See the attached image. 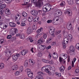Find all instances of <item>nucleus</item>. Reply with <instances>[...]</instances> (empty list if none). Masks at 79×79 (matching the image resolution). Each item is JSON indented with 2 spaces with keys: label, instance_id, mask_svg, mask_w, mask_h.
Masks as SVG:
<instances>
[{
  "label": "nucleus",
  "instance_id": "f257e3e1",
  "mask_svg": "<svg viewBox=\"0 0 79 79\" xmlns=\"http://www.w3.org/2000/svg\"><path fill=\"white\" fill-rule=\"evenodd\" d=\"M5 53L6 56L9 57L7 60V61H8V60L10 59V56H11L12 53L11 52V51H10L8 49H6V50L5 51Z\"/></svg>",
  "mask_w": 79,
  "mask_h": 79
},
{
  "label": "nucleus",
  "instance_id": "f03ea898",
  "mask_svg": "<svg viewBox=\"0 0 79 79\" xmlns=\"http://www.w3.org/2000/svg\"><path fill=\"white\" fill-rule=\"evenodd\" d=\"M35 5H36V7L40 8L41 6L43 5V2L42 0H38V1L35 4Z\"/></svg>",
  "mask_w": 79,
  "mask_h": 79
},
{
  "label": "nucleus",
  "instance_id": "7ed1b4c3",
  "mask_svg": "<svg viewBox=\"0 0 79 79\" xmlns=\"http://www.w3.org/2000/svg\"><path fill=\"white\" fill-rule=\"evenodd\" d=\"M60 57H59V61L60 63L62 61V60H65L67 58V55L66 54H61L60 55Z\"/></svg>",
  "mask_w": 79,
  "mask_h": 79
},
{
  "label": "nucleus",
  "instance_id": "20e7f679",
  "mask_svg": "<svg viewBox=\"0 0 79 79\" xmlns=\"http://www.w3.org/2000/svg\"><path fill=\"white\" fill-rule=\"evenodd\" d=\"M38 74L39 75L36 76L35 79H44V77L42 76V75L43 74V73L41 72H38Z\"/></svg>",
  "mask_w": 79,
  "mask_h": 79
},
{
  "label": "nucleus",
  "instance_id": "39448f33",
  "mask_svg": "<svg viewBox=\"0 0 79 79\" xmlns=\"http://www.w3.org/2000/svg\"><path fill=\"white\" fill-rule=\"evenodd\" d=\"M20 55L19 54H16L15 55H13L12 57L13 60L16 61L18 60V57H19Z\"/></svg>",
  "mask_w": 79,
  "mask_h": 79
},
{
  "label": "nucleus",
  "instance_id": "423d86ee",
  "mask_svg": "<svg viewBox=\"0 0 79 79\" xmlns=\"http://www.w3.org/2000/svg\"><path fill=\"white\" fill-rule=\"evenodd\" d=\"M44 37H42L37 42L38 44H42V43H44Z\"/></svg>",
  "mask_w": 79,
  "mask_h": 79
},
{
  "label": "nucleus",
  "instance_id": "0eeeda50",
  "mask_svg": "<svg viewBox=\"0 0 79 79\" xmlns=\"http://www.w3.org/2000/svg\"><path fill=\"white\" fill-rule=\"evenodd\" d=\"M0 27L2 29H6V27H7L8 26L2 23L0 24Z\"/></svg>",
  "mask_w": 79,
  "mask_h": 79
},
{
  "label": "nucleus",
  "instance_id": "6e6552de",
  "mask_svg": "<svg viewBox=\"0 0 79 79\" xmlns=\"http://www.w3.org/2000/svg\"><path fill=\"white\" fill-rule=\"evenodd\" d=\"M46 8H47V10H48V11H50V10L52 9V6L50 5V4H48L46 5Z\"/></svg>",
  "mask_w": 79,
  "mask_h": 79
},
{
  "label": "nucleus",
  "instance_id": "1a4fd4ad",
  "mask_svg": "<svg viewBox=\"0 0 79 79\" xmlns=\"http://www.w3.org/2000/svg\"><path fill=\"white\" fill-rule=\"evenodd\" d=\"M5 12L6 15H8L11 14V12H10V10L8 8H6L5 9Z\"/></svg>",
  "mask_w": 79,
  "mask_h": 79
},
{
  "label": "nucleus",
  "instance_id": "9d476101",
  "mask_svg": "<svg viewBox=\"0 0 79 79\" xmlns=\"http://www.w3.org/2000/svg\"><path fill=\"white\" fill-rule=\"evenodd\" d=\"M18 66L17 65H14L12 67V69L13 71H14V70L15 71L17 70V69H18Z\"/></svg>",
  "mask_w": 79,
  "mask_h": 79
},
{
  "label": "nucleus",
  "instance_id": "9b49d317",
  "mask_svg": "<svg viewBox=\"0 0 79 79\" xmlns=\"http://www.w3.org/2000/svg\"><path fill=\"white\" fill-rule=\"evenodd\" d=\"M31 30H32V27H29L27 29V34H30L31 33Z\"/></svg>",
  "mask_w": 79,
  "mask_h": 79
},
{
  "label": "nucleus",
  "instance_id": "f8f14e48",
  "mask_svg": "<svg viewBox=\"0 0 79 79\" xmlns=\"http://www.w3.org/2000/svg\"><path fill=\"white\" fill-rule=\"evenodd\" d=\"M63 32L64 34V37H67L68 36V32L64 30L63 31Z\"/></svg>",
  "mask_w": 79,
  "mask_h": 79
},
{
  "label": "nucleus",
  "instance_id": "ddd939ff",
  "mask_svg": "<svg viewBox=\"0 0 79 79\" xmlns=\"http://www.w3.org/2000/svg\"><path fill=\"white\" fill-rule=\"evenodd\" d=\"M63 42L65 44H67L68 42V38L67 37L65 38L63 40Z\"/></svg>",
  "mask_w": 79,
  "mask_h": 79
},
{
  "label": "nucleus",
  "instance_id": "4468645a",
  "mask_svg": "<svg viewBox=\"0 0 79 79\" xmlns=\"http://www.w3.org/2000/svg\"><path fill=\"white\" fill-rule=\"evenodd\" d=\"M10 26L11 27H15L16 26V25L15 23L14 22H10Z\"/></svg>",
  "mask_w": 79,
  "mask_h": 79
},
{
  "label": "nucleus",
  "instance_id": "2eb2a0df",
  "mask_svg": "<svg viewBox=\"0 0 79 79\" xmlns=\"http://www.w3.org/2000/svg\"><path fill=\"white\" fill-rule=\"evenodd\" d=\"M66 12H64L65 14L66 15V13H68V14H69V15H71V14H72V12H71V11L69 9H67V10H66Z\"/></svg>",
  "mask_w": 79,
  "mask_h": 79
},
{
  "label": "nucleus",
  "instance_id": "dca6fc26",
  "mask_svg": "<svg viewBox=\"0 0 79 79\" xmlns=\"http://www.w3.org/2000/svg\"><path fill=\"white\" fill-rule=\"evenodd\" d=\"M55 32V31H50L49 30V33L52 36V37H55V35H54V33Z\"/></svg>",
  "mask_w": 79,
  "mask_h": 79
},
{
  "label": "nucleus",
  "instance_id": "f3484780",
  "mask_svg": "<svg viewBox=\"0 0 79 79\" xmlns=\"http://www.w3.org/2000/svg\"><path fill=\"white\" fill-rule=\"evenodd\" d=\"M52 57L54 60H56L58 57V54L56 53V55H52Z\"/></svg>",
  "mask_w": 79,
  "mask_h": 79
},
{
  "label": "nucleus",
  "instance_id": "a211bd4d",
  "mask_svg": "<svg viewBox=\"0 0 79 79\" xmlns=\"http://www.w3.org/2000/svg\"><path fill=\"white\" fill-rule=\"evenodd\" d=\"M34 20V17L32 16L29 17L28 18V21L29 22H32Z\"/></svg>",
  "mask_w": 79,
  "mask_h": 79
},
{
  "label": "nucleus",
  "instance_id": "6ab92c4d",
  "mask_svg": "<svg viewBox=\"0 0 79 79\" xmlns=\"http://www.w3.org/2000/svg\"><path fill=\"white\" fill-rule=\"evenodd\" d=\"M44 70L47 73H48L49 75L50 76L51 75V73L50 71H49V69H44Z\"/></svg>",
  "mask_w": 79,
  "mask_h": 79
},
{
  "label": "nucleus",
  "instance_id": "aec40b11",
  "mask_svg": "<svg viewBox=\"0 0 79 79\" xmlns=\"http://www.w3.org/2000/svg\"><path fill=\"white\" fill-rule=\"evenodd\" d=\"M71 27H72V25H71V23H70L69 25H67V28L68 29V30H70V29H71Z\"/></svg>",
  "mask_w": 79,
  "mask_h": 79
},
{
  "label": "nucleus",
  "instance_id": "412c9836",
  "mask_svg": "<svg viewBox=\"0 0 79 79\" xmlns=\"http://www.w3.org/2000/svg\"><path fill=\"white\" fill-rule=\"evenodd\" d=\"M27 40H30V42H33V40H32V38L31 36L29 37L27 39Z\"/></svg>",
  "mask_w": 79,
  "mask_h": 79
},
{
  "label": "nucleus",
  "instance_id": "4be33fe9",
  "mask_svg": "<svg viewBox=\"0 0 79 79\" xmlns=\"http://www.w3.org/2000/svg\"><path fill=\"white\" fill-rule=\"evenodd\" d=\"M68 2L69 5H73V0H68Z\"/></svg>",
  "mask_w": 79,
  "mask_h": 79
},
{
  "label": "nucleus",
  "instance_id": "5701e85b",
  "mask_svg": "<svg viewBox=\"0 0 79 79\" xmlns=\"http://www.w3.org/2000/svg\"><path fill=\"white\" fill-rule=\"evenodd\" d=\"M22 15L23 17H26V16H27V14L25 12H23Z\"/></svg>",
  "mask_w": 79,
  "mask_h": 79
},
{
  "label": "nucleus",
  "instance_id": "b1692460",
  "mask_svg": "<svg viewBox=\"0 0 79 79\" xmlns=\"http://www.w3.org/2000/svg\"><path fill=\"white\" fill-rule=\"evenodd\" d=\"M60 71L61 72H63L64 71V67L63 66H62L60 68Z\"/></svg>",
  "mask_w": 79,
  "mask_h": 79
},
{
  "label": "nucleus",
  "instance_id": "393cba45",
  "mask_svg": "<svg viewBox=\"0 0 79 79\" xmlns=\"http://www.w3.org/2000/svg\"><path fill=\"white\" fill-rule=\"evenodd\" d=\"M26 53H27V52L25 51V50H23L21 51V54L23 56L25 55Z\"/></svg>",
  "mask_w": 79,
  "mask_h": 79
},
{
  "label": "nucleus",
  "instance_id": "a878e982",
  "mask_svg": "<svg viewBox=\"0 0 79 79\" xmlns=\"http://www.w3.org/2000/svg\"><path fill=\"white\" fill-rule=\"evenodd\" d=\"M70 50L72 52H74V47L73 46H71L70 48Z\"/></svg>",
  "mask_w": 79,
  "mask_h": 79
},
{
  "label": "nucleus",
  "instance_id": "bb28decb",
  "mask_svg": "<svg viewBox=\"0 0 79 79\" xmlns=\"http://www.w3.org/2000/svg\"><path fill=\"white\" fill-rule=\"evenodd\" d=\"M52 42V38H48V39L47 41V43L48 44H50Z\"/></svg>",
  "mask_w": 79,
  "mask_h": 79
},
{
  "label": "nucleus",
  "instance_id": "cd10ccee",
  "mask_svg": "<svg viewBox=\"0 0 79 79\" xmlns=\"http://www.w3.org/2000/svg\"><path fill=\"white\" fill-rule=\"evenodd\" d=\"M43 11L44 12H48V10H47V7H43L42 9Z\"/></svg>",
  "mask_w": 79,
  "mask_h": 79
},
{
  "label": "nucleus",
  "instance_id": "c85d7f7f",
  "mask_svg": "<svg viewBox=\"0 0 79 79\" xmlns=\"http://www.w3.org/2000/svg\"><path fill=\"white\" fill-rule=\"evenodd\" d=\"M69 37V40H70V42H72L73 40V36H72V35H68Z\"/></svg>",
  "mask_w": 79,
  "mask_h": 79
},
{
  "label": "nucleus",
  "instance_id": "c756f323",
  "mask_svg": "<svg viewBox=\"0 0 79 79\" xmlns=\"http://www.w3.org/2000/svg\"><path fill=\"white\" fill-rule=\"evenodd\" d=\"M27 75H28V77H32V76H33V73H28V74H27Z\"/></svg>",
  "mask_w": 79,
  "mask_h": 79
},
{
  "label": "nucleus",
  "instance_id": "7c9ffc66",
  "mask_svg": "<svg viewBox=\"0 0 79 79\" xmlns=\"http://www.w3.org/2000/svg\"><path fill=\"white\" fill-rule=\"evenodd\" d=\"M10 34H11V35H14V34H15V31H14V29H12L10 31Z\"/></svg>",
  "mask_w": 79,
  "mask_h": 79
},
{
  "label": "nucleus",
  "instance_id": "2f4dec72",
  "mask_svg": "<svg viewBox=\"0 0 79 79\" xmlns=\"http://www.w3.org/2000/svg\"><path fill=\"white\" fill-rule=\"evenodd\" d=\"M30 2V0H25V2H24L25 4H22L23 5H25L27 3H29Z\"/></svg>",
  "mask_w": 79,
  "mask_h": 79
},
{
  "label": "nucleus",
  "instance_id": "473e14b6",
  "mask_svg": "<svg viewBox=\"0 0 79 79\" xmlns=\"http://www.w3.org/2000/svg\"><path fill=\"white\" fill-rule=\"evenodd\" d=\"M40 47H41L42 49L43 50H44L45 48H46V46L45 45H42V44L40 45Z\"/></svg>",
  "mask_w": 79,
  "mask_h": 79
},
{
  "label": "nucleus",
  "instance_id": "72a5a7b5",
  "mask_svg": "<svg viewBox=\"0 0 79 79\" xmlns=\"http://www.w3.org/2000/svg\"><path fill=\"white\" fill-rule=\"evenodd\" d=\"M4 68V64L1 63L0 64V69H3Z\"/></svg>",
  "mask_w": 79,
  "mask_h": 79
},
{
  "label": "nucleus",
  "instance_id": "f704fd0d",
  "mask_svg": "<svg viewBox=\"0 0 79 79\" xmlns=\"http://www.w3.org/2000/svg\"><path fill=\"white\" fill-rule=\"evenodd\" d=\"M13 0H5V2L6 3H11Z\"/></svg>",
  "mask_w": 79,
  "mask_h": 79
},
{
  "label": "nucleus",
  "instance_id": "c9c22d12",
  "mask_svg": "<svg viewBox=\"0 0 79 79\" xmlns=\"http://www.w3.org/2000/svg\"><path fill=\"white\" fill-rule=\"evenodd\" d=\"M42 61L43 62H44V63H49V60H46L45 59H43L42 60Z\"/></svg>",
  "mask_w": 79,
  "mask_h": 79
},
{
  "label": "nucleus",
  "instance_id": "e433bc0d",
  "mask_svg": "<svg viewBox=\"0 0 79 79\" xmlns=\"http://www.w3.org/2000/svg\"><path fill=\"white\" fill-rule=\"evenodd\" d=\"M6 4H2L0 6V8H2V9L5 8H6Z\"/></svg>",
  "mask_w": 79,
  "mask_h": 79
},
{
  "label": "nucleus",
  "instance_id": "4c0bfd02",
  "mask_svg": "<svg viewBox=\"0 0 79 79\" xmlns=\"http://www.w3.org/2000/svg\"><path fill=\"white\" fill-rule=\"evenodd\" d=\"M20 70L19 71L20 73H21L23 71V66H21L19 68Z\"/></svg>",
  "mask_w": 79,
  "mask_h": 79
},
{
  "label": "nucleus",
  "instance_id": "58836bf2",
  "mask_svg": "<svg viewBox=\"0 0 79 79\" xmlns=\"http://www.w3.org/2000/svg\"><path fill=\"white\" fill-rule=\"evenodd\" d=\"M38 11L36 10H35L34 16H37V15H38Z\"/></svg>",
  "mask_w": 79,
  "mask_h": 79
},
{
  "label": "nucleus",
  "instance_id": "ea45409f",
  "mask_svg": "<svg viewBox=\"0 0 79 79\" xmlns=\"http://www.w3.org/2000/svg\"><path fill=\"white\" fill-rule=\"evenodd\" d=\"M37 56L38 57H41L42 56V53L41 52L38 53L37 54Z\"/></svg>",
  "mask_w": 79,
  "mask_h": 79
},
{
  "label": "nucleus",
  "instance_id": "a19ab883",
  "mask_svg": "<svg viewBox=\"0 0 79 79\" xmlns=\"http://www.w3.org/2000/svg\"><path fill=\"white\" fill-rule=\"evenodd\" d=\"M60 18V17H56L54 18V19L56 20V21H59Z\"/></svg>",
  "mask_w": 79,
  "mask_h": 79
},
{
  "label": "nucleus",
  "instance_id": "79ce46f5",
  "mask_svg": "<svg viewBox=\"0 0 79 79\" xmlns=\"http://www.w3.org/2000/svg\"><path fill=\"white\" fill-rule=\"evenodd\" d=\"M41 30H42V28H40V29H39L36 31V33L38 34V33H39V32H41Z\"/></svg>",
  "mask_w": 79,
  "mask_h": 79
},
{
  "label": "nucleus",
  "instance_id": "37998d69",
  "mask_svg": "<svg viewBox=\"0 0 79 79\" xmlns=\"http://www.w3.org/2000/svg\"><path fill=\"white\" fill-rule=\"evenodd\" d=\"M61 32V30H60L59 31H56L55 32V34L56 35H58L60 34V33Z\"/></svg>",
  "mask_w": 79,
  "mask_h": 79
},
{
  "label": "nucleus",
  "instance_id": "c03bdc74",
  "mask_svg": "<svg viewBox=\"0 0 79 79\" xmlns=\"http://www.w3.org/2000/svg\"><path fill=\"white\" fill-rule=\"evenodd\" d=\"M37 0H31V2L32 3L35 4Z\"/></svg>",
  "mask_w": 79,
  "mask_h": 79
},
{
  "label": "nucleus",
  "instance_id": "a18cd8bd",
  "mask_svg": "<svg viewBox=\"0 0 79 79\" xmlns=\"http://www.w3.org/2000/svg\"><path fill=\"white\" fill-rule=\"evenodd\" d=\"M19 73H20V72H19V71H16V72L15 73V76L19 75Z\"/></svg>",
  "mask_w": 79,
  "mask_h": 79
},
{
  "label": "nucleus",
  "instance_id": "49530a36",
  "mask_svg": "<svg viewBox=\"0 0 79 79\" xmlns=\"http://www.w3.org/2000/svg\"><path fill=\"white\" fill-rule=\"evenodd\" d=\"M13 29L15 32V34H16V33H18V29L16 28H15Z\"/></svg>",
  "mask_w": 79,
  "mask_h": 79
},
{
  "label": "nucleus",
  "instance_id": "de8ad7c7",
  "mask_svg": "<svg viewBox=\"0 0 79 79\" xmlns=\"http://www.w3.org/2000/svg\"><path fill=\"white\" fill-rule=\"evenodd\" d=\"M64 5H65V2L64 1L61 2V3L60 4V6H64Z\"/></svg>",
  "mask_w": 79,
  "mask_h": 79
},
{
  "label": "nucleus",
  "instance_id": "09e8293b",
  "mask_svg": "<svg viewBox=\"0 0 79 79\" xmlns=\"http://www.w3.org/2000/svg\"><path fill=\"white\" fill-rule=\"evenodd\" d=\"M26 71H27V74L28 73H31V69H27L26 70Z\"/></svg>",
  "mask_w": 79,
  "mask_h": 79
},
{
  "label": "nucleus",
  "instance_id": "8fccbe9b",
  "mask_svg": "<svg viewBox=\"0 0 79 79\" xmlns=\"http://www.w3.org/2000/svg\"><path fill=\"white\" fill-rule=\"evenodd\" d=\"M76 48L77 49L79 50V43L77 44L76 45Z\"/></svg>",
  "mask_w": 79,
  "mask_h": 79
},
{
  "label": "nucleus",
  "instance_id": "3c124183",
  "mask_svg": "<svg viewBox=\"0 0 79 79\" xmlns=\"http://www.w3.org/2000/svg\"><path fill=\"white\" fill-rule=\"evenodd\" d=\"M33 30H35L37 29V25H34L33 26Z\"/></svg>",
  "mask_w": 79,
  "mask_h": 79
},
{
  "label": "nucleus",
  "instance_id": "603ef678",
  "mask_svg": "<svg viewBox=\"0 0 79 79\" xmlns=\"http://www.w3.org/2000/svg\"><path fill=\"white\" fill-rule=\"evenodd\" d=\"M24 66L25 67H27L28 66V63H27V62L26 61L25 62Z\"/></svg>",
  "mask_w": 79,
  "mask_h": 79
},
{
  "label": "nucleus",
  "instance_id": "864d4df0",
  "mask_svg": "<svg viewBox=\"0 0 79 79\" xmlns=\"http://www.w3.org/2000/svg\"><path fill=\"white\" fill-rule=\"evenodd\" d=\"M43 38L44 39H45L47 38V34H46L45 33L43 34Z\"/></svg>",
  "mask_w": 79,
  "mask_h": 79
},
{
  "label": "nucleus",
  "instance_id": "5fc2aeb1",
  "mask_svg": "<svg viewBox=\"0 0 79 79\" xmlns=\"http://www.w3.org/2000/svg\"><path fill=\"white\" fill-rule=\"evenodd\" d=\"M15 19H20V16L19 15H16L15 16Z\"/></svg>",
  "mask_w": 79,
  "mask_h": 79
},
{
  "label": "nucleus",
  "instance_id": "6e6d98bb",
  "mask_svg": "<svg viewBox=\"0 0 79 79\" xmlns=\"http://www.w3.org/2000/svg\"><path fill=\"white\" fill-rule=\"evenodd\" d=\"M11 38V35H8L7 37V39H10V38Z\"/></svg>",
  "mask_w": 79,
  "mask_h": 79
},
{
  "label": "nucleus",
  "instance_id": "4d7b16f0",
  "mask_svg": "<svg viewBox=\"0 0 79 79\" xmlns=\"http://www.w3.org/2000/svg\"><path fill=\"white\" fill-rule=\"evenodd\" d=\"M52 21H53V20H48L47 21V23H52Z\"/></svg>",
  "mask_w": 79,
  "mask_h": 79
},
{
  "label": "nucleus",
  "instance_id": "13d9d810",
  "mask_svg": "<svg viewBox=\"0 0 79 79\" xmlns=\"http://www.w3.org/2000/svg\"><path fill=\"white\" fill-rule=\"evenodd\" d=\"M75 72L77 74V73H79V69H76V70H75Z\"/></svg>",
  "mask_w": 79,
  "mask_h": 79
},
{
  "label": "nucleus",
  "instance_id": "bf43d9fd",
  "mask_svg": "<svg viewBox=\"0 0 79 79\" xmlns=\"http://www.w3.org/2000/svg\"><path fill=\"white\" fill-rule=\"evenodd\" d=\"M34 13H35V10H32L31 12V14H32V15H34Z\"/></svg>",
  "mask_w": 79,
  "mask_h": 79
},
{
  "label": "nucleus",
  "instance_id": "052dcab7",
  "mask_svg": "<svg viewBox=\"0 0 79 79\" xmlns=\"http://www.w3.org/2000/svg\"><path fill=\"white\" fill-rule=\"evenodd\" d=\"M59 16V15L57 13H55L54 14V17H58Z\"/></svg>",
  "mask_w": 79,
  "mask_h": 79
},
{
  "label": "nucleus",
  "instance_id": "680f3d73",
  "mask_svg": "<svg viewBox=\"0 0 79 79\" xmlns=\"http://www.w3.org/2000/svg\"><path fill=\"white\" fill-rule=\"evenodd\" d=\"M3 42H4V40H1V41H0V44H2V43H3Z\"/></svg>",
  "mask_w": 79,
  "mask_h": 79
},
{
  "label": "nucleus",
  "instance_id": "e2e57ef3",
  "mask_svg": "<svg viewBox=\"0 0 79 79\" xmlns=\"http://www.w3.org/2000/svg\"><path fill=\"white\" fill-rule=\"evenodd\" d=\"M50 48H51V46L50 45L46 47L47 50H48L49 49H50Z\"/></svg>",
  "mask_w": 79,
  "mask_h": 79
},
{
  "label": "nucleus",
  "instance_id": "0e129e2a",
  "mask_svg": "<svg viewBox=\"0 0 79 79\" xmlns=\"http://www.w3.org/2000/svg\"><path fill=\"white\" fill-rule=\"evenodd\" d=\"M3 13H4V11L3 10H2L0 11V14L1 15H2Z\"/></svg>",
  "mask_w": 79,
  "mask_h": 79
},
{
  "label": "nucleus",
  "instance_id": "69168bd1",
  "mask_svg": "<svg viewBox=\"0 0 79 79\" xmlns=\"http://www.w3.org/2000/svg\"><path fill=\"white\" fill-rule=\"evenodd\" d=\"M21 25L22 26H25L26 25V24H25V23L23 22L21 24Z\"/></svg>",
  "mask_w": 79,
  "mask_h": 79
},
{
  "label": "nucleus",
  "instance_id": "338daca9",
  "mask_svg": "<svg viewBox=\"0 0 79 79\" xmlns=\"http://www.w3.org/2000/svg\"><path fill=\"white\" fill-rule=\"evenodd\" d=\"M55 29L54 27H52V28H50V31H55Z\"/></svg>",
  "mask_w": 79,
  "mask_h": 79
},
{
  "label": "nucleus",
  "instance_id": "774afa93",
  "mask_svg": "<svg viewBox=\"0 0 79 79\" xmlns=\"http://www.w3.org/2000/svg\"><path fill=\"white\" fill-rule=\"evenodd\" d=\"M76 3L78 5L79 4V0H76Z\"/></svg>",
  "mask_w": 79,
  "mask_h": 79
}]
</instances>
